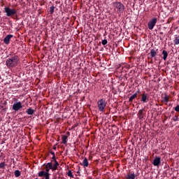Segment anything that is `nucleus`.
I'll use <instances>...</instances> for the list:
<instances>
[{"label":"nucleus","mask_w":179,"mask_h":179,"mask_svg":"<svg viewBox=\"0 0 179 179\" xmlns=\"http://www.w3.org/2000/svg\"><path fill=\"white\" fill-rule=\"evenodd\" d=\"M50 170H51V169H49V168H46L45 171V175H50V173H49Z\"/></svg>","instance_id":"c756f323"},{"label":"nucleus","mask_w":179,"mask_h":179,"mask_svg":"<svg viewBox=\"0 0 179 179\" xmlns=\"http://www.w3.org/2000/svg\"><path fill=\"white\" fill-rule=\"evenodd\" d=\"M136 97H137L136 94H134V95H132V96L129 98V102H132L133 100H134V99H136Z\"/></svg>","instance_id":"6ab92c4d"},{"label":"nucleus","mask_w":179,"mask_h":179,"mask_svg":"<svg viewBox=\"0 0 179 179\" xmlns=\"http://www.w3.org/2000/svg\"><path fill=\"white\" fill-rule=\"evenodd\" d=\"M77 173H80V171H78Z\"/></svg>","instance_id":"58836bf2"},{"label":"nucleus","mask_w":179,"mask_h":179,"mask_svg":"<svg viewBox=\"0 0 179 179\" xmlns=\"http://www.w3.org/2000/svg\"><path fill=\"white\" fill-rule=\"evenodd\" d=\"M45 179H50V175H45Z\"/></svg>","instance_id":"473e14b6"},{"label":"nucleus","mask_w":179,"mask_h":179,"mask_svg":"<svg viewBox=\"0 0 179 179\" xmlns=\"http://www.w3.org/2000/svg\"><path fill=\"white\" fill-rule=\"evenodd\" d=\"M83 165L85 167H87L89 165L88 160L87 158H85V159L83 162Z\"/></svg>","instance_id":"dca6fc26"},{"label":"nucleus","mask_w":179,"mask_h":179,"mask_svg":"<svg viewBox=\"0 0 179 179\" xmlns=\"http://www.w3.org/2000/svg\"><path fill=\"white\" fill-rule=\"evenodd\" d=\"M50 153L52 156H55V152H54L52 150H50Z\"/></svg>","instance_id":"2f4dec72"},{"label":"nucleus","mask_w":179,"mask_h":179,"mask_svg":"<svg viewBox=\"0 0 179 179\" xmlns=\"http://www.w3.org/2000/svg\"><path fill=\"white\" fill-rule=\"evenodd\" d=\"M157 52L152 49L150 50V53L148 54V55H150L151 57V58L155 57L157 56Z\"/></svg>","instance_id":"f8f14e48"},{"label":"nucleus","mask_w":179,"mask_h":179,"mask_svg":"<svg viewBox=\"0 0 179 179\" xmlns=\"http://www.w3.org/2000/svg\"><path fill=\"white\" fill-rule=\"evenodd\" d=\"M126 178L127 179H135L136 178V175L135 173H129L127 174V176H126Z\"/></svg>","instance_id":"9b49d317"},{"label":"nucleus","mask_w":179,"mask_h":179,"mask_svg":"<svg viewBox=\"0 0 179 179\" xmlns=\"http://www.w3.org/2000/svg\"><path fill=\"white\" fill-rule=\"evenodd\" d=\"M169 98L167 95H165V97H164V100H162V102H169Z\"/></svg>","instance_id":"4be33fe9"},{"label":"nucleus","mask_w":179,"mask_h":179,"mask_svg":"<svg viewBox=\"0 0 179 179\" xmlns=\"http://www.w3.org/2000/svg\"><path fill=\"white\" fill-rule=\"evenodd\" d=\"M175 111L179 112V105H178V106H176V107H175Z\"/></svg>","instance_id":"7c9ffc66"},{"label":"nucleus","mask_w":179,"mask_h":179,"mask_svg":"<svg viewBox=\"0 0 179 179\" xmlns=\"http://www.w3.org/2000/svg\"><path fill=\"white\" fill-rule=\"evenodd\" d=\"M178 136H179V130L178 131Z\"/></svg>","instance_id":"c9c22d12"},{"label":"nucleus","mask_w":179,"mask_h":179,"mask_svg":"<svg viewBox=\"0 0 179 179\" xmlns=\"http://www.w3.org/2000/svg\"><path fill=\"white\" fill-rule=\"evenodd\" d=\"M43 176H45V171H40V172L38 173V176H39V177H43Z\"/></svg>","instance_id":"393cba45"},{"label":"nucleus","mask_w":179,"mask_h":179,"mask_svg":"<svg viewBox=\"0 0 179 179\" xmlns=\"http://www.w3.org/2000/svg\"><path fill=\"white\" fill-rule=\"evenodd\" d=\"M35 179H38V178H35Z\"/></svg>","instance_id":"a19ab883"},{"label":"nucleus","mask_w":179,"mask_h":179,"mask_svg":"<svg viewBox=\"0 0 179 179\" xmlns=\"http://www.w3.org/2000/svg\"><path fill=\"white\" fill-rule=\"evenodd\" d=\"M26 113L29 115H32L34 113V110L30 108L27 110Z\"/></svg>","instance_id":"4468645a"},{"label":"nucleus","mask_w":179,"mask_h":179,"mask_svg":"<svg viewBox=\"0 0 179 179\" xmlns=\"http://www.w3.org/2000/svg\"><path fill=\"white\" fill-rule=\"evenodd\" d=\"M157 22V18H152V20H150V21L148 22V29L150 30H152L156 25Z\"/></svg>","instance_id":"39448f33"},{"label":"nucleus","mask_w":179,"mask_h":179,"mask_svg":"<svg viewBox=\"0 0 179 179\" xmlns=\"http://www.w3.org/2000/svg\"><path fill=\"white\" fill-rule=\"evenodd\" d=\"M159 34H163V32H160Z\"/></svg>","instance_id":"4c0bfd02"},{"label":"nucleus","mask_w":179,"mask_h":179,"mask_svg":"<svg viewBox=\"0 0 179 179\" xmlns=\"http://www.w3.org/2000/svg\"><path fill=\"white\" fill-rule=\"evenodd\" d=\"M14 175L16 178H18L21 175V172L19 170H16L14 172Z\"/></svg>","instance_id":"f3484780"},{"label":"nucleus","mask_w":179,"mask_h":179,"mask_svg":"<svg viewBox=\"0 0 179 179\" xmlns=\"http://www.w3.org/2000/svg\"><path fill=\"white\" fill-rule=\"evenodd\" d=\"M8 57L6 61V65L8 69L15 68L19 64L20 58L15 54H10Z\"/></svg>","instance_id":"f257e3e1"},{"label":"nucleus","mask_w":179,"mask_h":179,"mask_svg":"<svg viewBox=\"0 0 179 179\" xmlns=\"http://www.w3.org/2000/svg\"><path fill=\"white\" fill-rule=\"evenodd\" d=\"M54 150H57V147L55 145V146H53V148H52Z\"/></svg>","instance_id":"f704fd0d"},{"label":"nucleus","mask_w":179,"mask_h":179,"mask_svg":"<svg viewBox=\"0 0 179 179\" xmlns=\"http://www.w3.org/2000/svg\"><path fill=\"white\" fill-rule=\"evenodd\" d=\"M173 43H175V45H179V38L178 36H176L173 41Z\"/></svg>","instance_id":"412c9836"},{"label":"nucleus","mask_w":179,"mask_h":179,"mask_svg":"<svg viewBox=\"0 0 179 179\" xmlns=\"http://www.w3.org/2000/svg\"><path fill=\"white\" fill-rule=\"evenodd\" d=\"M94 173H96V172H95V171H94Z\"/></svg>","instance_id":"ea45409f"},{"label":"nucleus","mask_w":179,"mask_h":179,"mask_svg":"<svg viewBox=\"0 0 179 179\" xmlns=\"http://www.w3.org/2000/svg\"><path fill=\"white\" fill-rule=\"evenodd\" d=\"M152 164H153V165H154L155 166H159L160 165V164H161V157H157L154 159Z\"/></svg>","instance_id":"1a4fd4ad"},{"label":"nucleus","mask_w":179,"mask_h":179,"mask_svg":"<svg viewBox=\"0 0 179 179\" xmlns=\"http://www.w3.org/2000/svg\"><path fill=\"white\" fill-rule=\"evenodd\" d=\"M67 138L68 137L65 135L62 136V143L64 144H66L67 143Z\"/></svg>","instance_id":"a211bd4d"},{"label":"nucleus","mask_w":179,"mask_h":179,"mask_svg":"<svg viewBox=\"0 0 179 179\" xmlns=\"http://www.w3.org/2000/svg\"><path fill=\"white\" fill-rule=\"evenodd\" d=\"M148 94L145 93V92H143V94H141V101L143 103H147L149 100V98H148Z\"/></svg>","instance_id":"0eeeda50"},{"label":"nucleus","mask_w":179,"mask_h":179,"mask_svg":"<svg viewBox=\"0 0 179 179\" xmlns=\"http://www.w3.org/2000/svg\"><path fill=\"white\" fill-rule=\"evenodd\" d=\"M66 134H69V135L70 134V133L69 131Z\"/></svg>","instance_id":"e433bc0d"},{"label":"nucleus","mask_w":179,"mask_h":179,"mask_svg":"<svg viewBox=\"0 0 179 179\" xmlns=\"http://www.w3.org/2000/svg\"><path fill=\"white\" fill-rule=\"evenodd\" d=\"M68 176L72 178H74L73 175V173L71 172V171H69L68 172Z\"/></svg>","instance_id":"bb28decb"},{"label":"nucleus","mask_w":179,"mask_h":179,"mask_svg":"<svg viewBox=\"0 0 179 179\" xmlns=\"http://www.w3.org/2000/svg\"><path fill=\"white\" fill-rule=\"evenodd\" d=\"M13 37V35H6V37L4 38L3 39V43L6 44V45H8L10 43V38H12Z\"/></svg>","instance_id":"6e6552de"},{"label":"nucleus","mask_w":179,"mask_h":179,"mask_svg":"<svg viewBox=\"0 0 179 179\" xmlns=\"http://www.w3.org/2000/svg\"><path fill=\"white\" fill-rule=\"evenodd\" d=\"M106 101L105 99H101L100 100L98 101L97 102V105H98V108H99V110L100 112L103 113L106 106Z\"/></svg>","instance_id":"7ed1b4c3"},{"label":"nucleus","mask_w":179,"mask_h":179,"mask_svg":"<svg viewBox=\"0 0 179 179\" xmlns=\"http://www.w3.org/2000/svg\"><path fill=\"white\" fill-rule=\"evenodd\" d=\"M140 93H141V91L138 90L134 94H136V96H137L138 94Z\"/></svg>","instance_id":"72a5a7b5"},{"label":"nucleus","mask_w":179,"mask_h":179,"mask_svg":"<svg viewBox=\"0 0 179 179\" xmlns=\"http://www.w3.org/2000/svg\"><path fill=\"white\" fill-rule=\"evenodd\" d=\"M102 45H106L108 43L107 39H103L101 42Z\"/></svg>","instance_id":"c85d7f7f"},{"label":"nucleus","mask_w":179,"mask_h":179,"mask_svg":"<svg viewBox=\"0 0 179 179\" xmlns=\"http://www.w3.org/2000/svg\"><path fill=\"white\" fill-rule=\"evenodd\" d=\"M143 110H140L138 112V117L140 120H141L143 117Z\"/></svg>","instance_id":"aec40b11"},{"label":"nucleus","mask_w":179,"mask_h":179,"mask_svg":"<svg viewBox=\"0 0 179 179\" xmlns=\"http://www.w3.org/2000/svg\"><path fill=\"white\" fill-rule=\"evenodd\" d=\"M162 55H163L162 59H164V61H166L167 57L169 56V53L167 52V51L166 50L162 51Z\"/></svg>","instance_id":"ddd939ff"},{"label":"nucleus","mask_w":179,"mask_h":179,"mask_svg":"<svg viewBox=\"0 0 179 179\" xmlns=\"http://www.w3.org/2000/svg\"><path fill=\"white\" fill-rule=\"evenodd\" d=\"M113 6L115 8V9L117 10V13L119 15H121L122 13H123L124 12L125 7H124V4H122V3H121V1H115V3H113Z\"/></svg>","instance_id":"f03ea898"},{"label":"nucleus","mask_w":179,"mask_h":179,"mask_svg":"<svg viewBox=\"0 0 179 179\" xmlns=\"http://www.w3.org/2000/svg\"><path fill=\"white\" fill-rule=\"evenodd\" d=\"M57 162V159H56V157H55V155H53L52 158V160H51V162L53 163V162Z\"/></svg>","instance_id":"cd10ccee"},{"label":"nucleus","mask_w":179,"mask_h":179,"mask_svg":"<svg viewBox=\"0 0 179 179\" xmlns=\"http://www.w3.org/2000/svg\"><path fill=\"white\" fill-rule=\"evenodd\" d=\"M23 106H22V103L20 101L16 102L13 105V110L16 111H18L20 110Z\"/></svg>","instance_id":"423d86ee"},{"label":"nucleus","mask_w":179,"mask_h":179,"mask_svg":"<svg viewBox=\"0 0 179 179\" xmlns=\"http://www.w3.org/2000/svg\"><path fill=\"white\" fill-rule=\"evenodd\" d=\"M6 166V164H5V162L0 163V169H4Z\"/></svg>","instance_id":"b1692460"},{"label":"nucleus","mask_w":179,"mask_h":179,"mask_svg":"<svg viewBox=\"0 0 179 179\" xmlns=\"http://www.w3.org/2000/svg\"><path fill=\"white\" fill-rule=\"evenodd\" d=\"M46 169H51L52 171V162L47 163L45 165Z\"/></svg>","instance_id":"2eb2a0df"},{"label":"nucleus","mask_w":179,"mask_h":179,"mask_svg":"<svg viewBox=\"0 0 179 179\" xmlns=\"http://www.w3.org/2000/svg\"><path fill=\"white\" fill-rule=\"evenodd\" d=\"M52 163V171H55L57 169L58 166H59V164L58 162H53Z\"/></svg>","instance_id":"9d476101"},{"label":"nucleus","mask_w":179,"mask_h":179,"mask_svg":"<svg viewBox=\"0 0 179 179\" xmlns=\"http://www.w3.org/2000/svg\"><path fill=\"white\" fill-rule=\"evenodd\" d=\"M172 120H173V122H177L179 121V117L178 115H176L175 117H173V118H172Z\"/></svg>","instance_id":"a878e982"},{"label":"nucleus","mask_w":179,"mask_h":179,"mask_svg":"<svg viewBox=\"0 0 179 179\" xmlns=\"http://www.w3.org/2000/svg\"><path fill=\"white\" fill-rule=\"evenodd\" d=\"M5 13L8 17L13 16L17 13V11L15 8H10L9 7H5Z\"/></svg>","instance_id":"20e7f679"},{"label":"nucleus","mask_w":179,"mask_h":179,"mask_svg":"<svg viewBox=\"0 0 179 179\" xmlns=\"http://www.w3.org/2000/svg\"><path fill=\"white\" fill-rule=\"evenodd\" d=\"M55 8V7H54V6H52V7H50V15H52L54 13Z\"/></svg>","instance_id":"5701e85b"}]
</instances>
